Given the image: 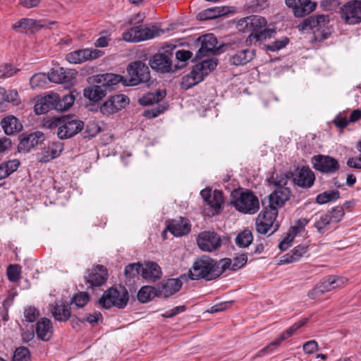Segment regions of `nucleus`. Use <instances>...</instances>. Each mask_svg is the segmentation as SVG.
<instances>
[{
    "mask_svg": "<svg viewBox=\"0 0 361 361\" xmlns=\"http://www.w3.org/2000/svg\"><path fill=\"white\" fill-rule=\"evenodd\" d=\"M348 279L343 276L330 275L324 278L313 289L309 291L307 295L312 300L317 299L326 292L343 287L348 283Z\"/></svg>",
    "mask_w": 361,
    "mask_h": 361,
    "instance_id": "obj_5",
    "label": "nucleus"
},
{
    "mask_svg": "<svg viewBox=\"0 0 361 361\" xmlns=\"http://www.w3.org/2000/svg\"><path fill=\"white\" fill-rule=\"evenodd\" d=\"M49 80V75L44 73H36L32 75L30 80V84L32 88H39L44 87Z\"/></svg>",
    "mask_w": 361,
    "mask_h": 361,
    "instance_id": "obj_49",
    "label": "nucleus"
},
{
    "mask_svg": "<svg viewBox=\"0 0 361 361\" xmlns=\"http://www.w3.org/2000/svg\"><path fill=\"white\" fill-rule=\"evenodd\" d=\"M142 273V264L140 263H133L127 265L125 268V275L127 278L131 279L137 276Z\"/></svg>",
    "mask_w": 361,
    "mask_h": 361,
    "instance_id": "obj_54",
    "label": "nucleus"
},
{
    "mask_svg": "<svg viewBox=\"0 0 361 361\" xmlns=\"http://www.w3.org/2000/svg\"><path fill=\"white\" fill-rule=\"evenodd\" d=\"M51 312L55 320L58 322H67L71 317L70 304L62 301L51 305Z\"/></svg>",
    "mask_w": 361,
    "mask_h": 361,
    "instance_id": "obj_27",
    "label": "nucleus"
},
{
    "mask_svg": "<svg viewBox=\"0 0 361 361\" xmlns=\"http://www.w3.org/2000/svg\"><path fill=\"white\" fill-rule=\"evenodd\" d=\"M108 273L106 269L102 265H97L87 271L85 280L87 289L102 286L107 280Z\"/></svg>",
    "mask_w": 361,
    "mask_h": 361,
    "instance_id": "obj_15",
    "label": "nucleus"
},
{
    "mask_svg": "<svg viewBox=\"0 0 361 361\" xmlns=\"http://www.w3.org/2000/svg\"><path fill=\"white\" fill-rule=\"evenodd\" d=\"M23 316L25 322L32 323L39 319L40 312L37 307L34 306H29L25 308Z\"/></svg>",
    "mask_w": 361,
    "mask_h": 361,
    "instance_id": "obj_53",
    "label": "nucleus"
},
{
    "mask_svg": "<svg viewBox=\"0 0 361 361\" xmlns=\"http://www.w3.org/2000/svg\"><path fill=\"white\" fill-rule=\"evenodd\" d=\"M149 65L153 70L162 73L176 71L173 69L171 56L164 53L154 54L149 60Z\"/></svg>",
    "mask_w": 361,
    "mask_h": 361,
    "instance_id": "obj_22",
    "label": "nucleus"
},
{
    "mask_svg": "<svg viewBox=\"0 0 361 361\" xmlns=\"http://www.w3.org/2000/svg\"><path fill=\"white\" fill-rule=\"evenodd\" d=\"M73 318H76L80 323L88 322L92 326L96 325L99 321H103L102 314L99 312H96L94 314L87 313L84 317H78L75 314L73 316Z\"/></svg>",
    "mask_w": 361,
    "mask_h": 361,
    "instance_id": "obj_47",
    "label": "nucleus"
},
{
    "mask_svg": "<svg viewBox=\"0 0 361 361\" xmlns=\"http://www.w3.org/2000/svg\"><path fill=\"white\" fill-rule=\"evenodd\" d=\"M255 56V50L244 49L230 57L229 61L234 66H242L251 61Z\"/></svg>",
    "mask_w": 361,
    "mask_h": 361,
    "instance_id": "obj_32",
    "label": "nucleus"
},
{
    "mask_svg": "<svg viewBox=\"0 0 361 361\" xmlns=\"http://www.w3.org/2000/svg\"><path fill=\"white\" fill-rule=\"evenodd\" d=\"M18 70L13 68L11 64H3L0 66V78H9L15 75Z\"/></svg>",
    "mask_w": 361,
    "mask_h": 361,
    "instance_id": "obj_61",
    "label": "nucleus"
},
{
    "mask_svg": "<svg viewBox=\"0 0 361 361\" xmlns=\"http://www.w3.org/2000/svg\"><path fill=\"white\" fill-rule=\"evenodd\" d=\"M331 224L332 222L330 218L325 213L321 215L319 219L315 221L314 226L317 228L318 233L323 234L329 229L328 227Z\"/></svg>",
    "mask_w": 361,
    "mask_h": 361,
    "instance_id": "obj_52",
    "label": "nucleus"
},
{
    "mask_svg": "<svg viewBox=\"0 0 361 361\" xmlns=\"http://www.w3.org/2000/svg\"><path fill=\"white\" fill-rule=\"evenodd\" d=\"M289 42L287 37H283L281 39H277L271 44L265 45V49L270 51H276L284 48Z\"/></svg>",
    "mask_w": 361,
    "mask_h": 361,
    "instance_id": "obj_57",
    "label": "nucleus"
},
{
    "mask_svg": "<svg viewBox=\"0 0 361 361\" xmlns=\"http://www.w3.org/2000/svg\"><path fill=\"white\" fill-rule=\"evenodd\" d=\"M129 99L124 94H115L105 101L99 108L104 116H110L125 108L128 104Z\"/></svg>",
    "mask_w": 361,
    "mask_h": 361,
    "instance_id": "obj_14",
    "label": "nucleus"
},
{
    "mask_svg": "<svg viewBox=\"0 0 361 361\" xmlns=\"http://www.w3.org/2000/svg\"><path fill=\"white\" fill-rule=\"evenodd\" d=\"M1 126L4 133L8 135H13L20 131L23 128L18 119L13 116H6L3 118L1 121Z\"/></svg>",
    "mask_w": 361,
    "mask_h": 361,
    "instance_id": "obj_35",
    "label": "nucleus"
},
{
    "mask_svg": "<svg viewBox=\"0 0 361 361\" xmlns=\"http://www.w3.org/2000/svg\"><path fill=\"white\" fill-rule=\"evenodd\" d=\"M253 240L252 232L247 229L239 233L235 240V244L240 247H248Z\"/></svg>",
    "mask_w": 361,
    "mask_h": 361,
    "instance_id": "obj_46",
    "label": "nucleus"
},
{
    "mask_svg": "<svg viewBox=\"0 0 361 361\" xmlns=\"http://www.w3.org/2000/svg\"><path fill=\"white\" fill-rule=\"evenodd\" d=\"M247 261V257L246 254H241L233 258L231 269L235 271L240 268H242Z\"/></svg>",
    "mask_w": 361,
    "mask_h": 361,
    "instance_id": "obj_63",
    "label": "nucleus"
},
{
    "mask_svg": "<svg viewBox=\"0 0 361 361\" xmlns=\"http://www.w3.org/2000/svg\"><path fill=\"white\" fill-rule=\"evenodd\" d=\"M75 102V96L71 94H67L60 96L56 93V99L55 102V110L58 111H65L69 109Z\"/></svg>",
    "mask_w": 361,
    "mask_h": 361,
    "instance_id": "obj_42",
    "label": "nucleus"
},
{
    "mask_svg": "<svg viewBox=\"0 0 361 361\" xmlns=\"http://www.w3.org/2000/svg\"><path fill=\"white\" fill-rule=\"evenodd\" d=\"M311 162L313 168L322 173L333 174L340 169L338 161L334 157L328 155H315L312 157Z\"/></svg>",
    "mask_w": 361,
    "mask_h": 361,
    "instance_id": "obj_10",
    "label": "nucleus"
},
{
    "mask_svg": "<svg viewBox=\"0 0 361 361\" xmlns=\"http://www.w3.org/2000/svg\"><path fill=\"white\" fill-rule=\"evenodd\" d=\"M59 122V128L57 130V135L61 140L69 139L84 128V122L73 117H62V122Z\"/></svg>",
    "mask_w": 361,
    "mask_h": 361,
    "instance_id": "obj_7",
    "label": "nucleus"
},
{
    "mask_svg": "<svg viewBox=\"0 0 361 361\" xmlns=\"http://www.w3.org/2000/svg\"><path fill=\"white\" fill-rule=\"evenodd\" d=\"M326 214L330 218L332 224L338 223L344 216L343 207L339 206L336 207Z\"/></svg>",
    "mask_w": 361,
    "mask_h": 361,
    "instance_id": "obj_56",
    "label": "nucleus"
},
{
    "mask_svg": "<svg viewBox=\"0 0 361 361\" xmlns=\"http://www.w3.org/2000/svg\"><path fill=\"white\" fill-rule=\"evenodd\" d=\"M166 96L164 90H157L155 92H149L139 98L138 102L142 106H149L158 103Z\"/></svg>",
    "mask_w": 361,
    "mask_h": 361,
    "instance_id": "obj_36",
    "label": "nucleus"
},
{
    "mask_svg": "<svg viewBox=\"0 0 361 361\" xmlns=\"http://www.w3.org/2000/svg\"><path fill=\"white\" fill-rule=\"evenodd\" d=\"M103 51L97 49H82L66 54V59L71 63L78 64L101 57Z\"/></svg>",
    "mask_w": 361,
    "mask_h": 361,
    "instance_id": "obj_16",
    "label": "nucleus"
},
{
    "mask_svg": "<svg viewBox=\"0 0 361 361\" xmlns=\"http://www.w3.org/2000/svg\"><path fill=\"white\" fill-rule=\"evenodd\" d=\"M164 31L161 29H157L154 27H149L144 26V34L143 37L145 40L154 38V37L159 36L161 33H164Z\"/></svg>",
    "mask_w": 361,
    "mask_h": 361,
    "instance_id": "obj_62",
    "label": "nucleus"
},
{
    "mask_svg": "<svg viewBox=\"0 0 361 361\" xmlns=\"http://www.w3.org/2000/svg\"><path fill=\"white\" fill-rule=\"evenodd\" d=\"M341 18L348 25L361 23V0H350L341 8Z\"/></svg>",
    "mask_w": 361,
    "mask_h": 361,
    "instance_id": "obj_8",
    "label": "nucleus"
},
{
    "mask_svg": "<svg viewBox=\"0 0 361 361\" xmlns=\"http://www.w3.org/2000/svg\"><path fill=\"white\" fill-rule=\"evenodd\" d=\"M340 197V192L338 190H331L324 191L319 194L316 197V202L319 204H326L338 200Z\"/></svg>",
    "mask_w": 361,
    "mask_h": 361,
    "instance_id": "obj_45",
    "label": "nucleus"
},
{
    "mask_svg": "<svg viewBox=\"0 0 361 361\" xmlns=\"http://www.w3.org/2000/svg\"><path fill=\"white\" fill-rule=\"evenodd\" d=\"M158 297V290L151 286H145L142 287L137 295V300L142 303H146Z\"/></svg>",
    "mask_w": 361,
    "mask_h": 361,
    "instance_id": "obj_43",
    "label": "nucleus"
},
{
    "mask_svg": "<svg viewBox=\"0 0 361 361\" xmlns=\"http://www.w3.org/2000/svg\"><path fill=\"white\" fill-rule=\"evenodd\" d=\"M192 55V53L190 51L187 50H178L176 53V59L183 63V64L180 66L178 65L174 66V71L178 70L180 68H182L183 66H185V61L188 60Z\"/></svg>",
    "mask_w": 361,
    "mask_h": 361,
    "instance_id": "obj_59",
    "label": "nucleus"
},
{
    "mask_svg": "<svg viewBox=\"0 0 361 361\" xmlns=\"http://www.w3.org/2000/svg\"><path fill=\"white\" fill-rule=\"evenodd\" d=\"M31 353L26 347H19L13 353L11 361H30Z\"/></svg>",
    "mask_w": 361,
    "mask_h": 361,
    "instance_id": "obj_50",
    "label": "nucleus"
},
{
    "mask_svg": "<svg viewBox=\"0 0 361 361\" xmlns=\"http://www.w3.org/2000/svg\"><path fill=\"white\" fill-rule=\"evenodd\" d=\"M285 4L298 18L308 16L317 7V0H285Z\"/></svg>",
    "mask_w": 361,
    "mask_h": 361,
    "instance_id": "obj_9",
    "label": "nucleus"
},
{
    "mask_svg": "<svg viewBox=\"0 0 361 361\" xmlns=\"http://www.w3.org/2000/svg\"><path fill=\"white\" fill-rule=\"evenodd\" d=\"M182 282L178 279H169L163 281L158 286V297L169 298L180 289Z\"/></svg>",
    "mask_w": 361,
    "mask_h": 361,
    "instance_id": "obj_25",
    "label": "nucleus"
},
{
    "mask_svg": "<svg viewBox=\"0 0 361 361\" xmlns=\"http://www.w3.org/2000/svg\"><path fill=\"white\" fill-rule=\"evenodd\" d=\"M123 78L121 75L114 73H106L98 76L97 82L103 84L107 90L114 89V86L123 81Z\"/></svg>",
    "mask_w": 361,
    "mask_h": 361,
    "instance_id": "obj_40",
    "label": "nucleus"
},
{
    "mask_svg": "<svg viewBox=\"0 0 361 361\" xmlns=\"http://www.w3.org/2000/svg\"><path fill=\"white\" fill-rule=\"evenodd\" d=\"M330 19L328 15L319 14L309 16L305 18L298 27L300 30H312L319 31L325 27L329 23Z\"/></svg>",
    "mask_w": 361,
    "mask_h": 361,
    "instance_id": "obj_20",
    "label": "nucleus"
},
{
    "mask_svg": "<svg viewBox=\"0 0 361 361\" xmlns=\"http://www.w3.org/2000/svg\"><path fill=\"white\" fill-rule=\"evenodd\" d=\"M237 29L242 32H250L245 40V46L251 47L261 43L271 37L275 32L274 30L267 27V21L265 18L251 15L240 18L236 22Z\"/></svg>",
    "mask_w": 361,
    "mask_h": 361,
    "instance_id": "obj_1",
    "label": "nucleus"
},
{
    "mask_svg": "<svg viewBox=\"0 0 361 361\" xmlns=\"http://www.w3.org/2000/svg\"><path fill=\"white\" fill-rule=\"evenodd\" d=\"M198 42H200L201 47L196 54V58L213 55L219 50L218 40L212 33L199 37Z\"/></svg>",
    "mask_w": 361,
    "mask_h": 361,
    "instance_id": "obj_18",
    "label": "nucleus"
},
{
    "mask_svg": "<svg viewBox=\"0 0 361 361\" xmlns=\"http://www.w3.org/2000/svg\"><path fill=\"white\" fill-rule=\"evenodd\" d=\"M44 140V134L40 131H36L28 135H22L18 145L19 152H29L32 148L41 143Z\"/></svg>",
    "mask_w": 361,
    "mask_h": 361,
    "instance_id": "obj_24",
    "label": "nucleus"
},
{
    "mask_svg": "<svg viewBox=\"0 0 361 361\" xmlns=\"http://www.w3.org/2000/svg\"><path fill=\"white\" fill-rule=\"evenodd\" d=\"M128 80L123 83L126 85L134 86L149 82L150 72L148 66L140 61L130 63L127 68Z\"/></svg>",
    "mask_w": 361,
    "mask_h": 361,
    "instance_id": "obj_6",
    "label": "nucleus"
},
{
    "mask_svg": "<svg viewBox=\"0 0 361 361\" xmlns=\"http://www.w3.org/2000/svg\"><path fill=\"white\" fill-rule=\"evenodd\" d=\"M290 190L288 188H281L275 189L273 192L269 195V207L276 208L283 206L290 197Z\"/></svg>",
    "mask_w": 361,
    "mask_h": 361,
    "instance_id": "obj_26",
    "label": "nucleus"
},
{
    "mask_svg": "<svg viewBox=\"0 0 361 361\" xmlns=\"http://www.w3.org/2000/svg\"><path fill=\"white\" fill-rule=\"evenodd\" d=\"M166 231H169L176 237L185 235L190 232L191 225L189 219L179 216L177 219H171L168 221L166 230L163 232V235L166 234Z\"/></svg>",
    "mask_w": 361,
    "mask_h": 361,
    "instance_id": "obj_21",
    "label": "nucleus"
},
{
    "mask_svg": "<svg viewBox=\"0 0 361 361\" xmlns=\"http://www.w3.org/2000/svg\"><path fill=\"white\" fill-rule=\"evenodd\" d=\"M307 252V246L299 245L290 252L283 255L280 259V264H290L298 262Z\"/></svg>",
    "mask_w": 361,
    "mask_h": 361,
    "instance_id": "obj_33",
    "label": "nucleus"
},
{
    "mask_svg": "<svg viewBox=\"0 0 361 361\" xmlns=\"http://www.w3.org/2000/svg\"><path fill=\"white\" fill-rule=\"evenodd\" d=\"M166 107L164 106H158L151 109H146L143 111L142 116L147 118L151 119L159 116L164 113Z\"/></svg>",
    "mask_w": 361,
    "mask_h": 361,
    "instance_id": "obj_60",
    "label": "nucleus"
},
{
    "mask_svg": "<svg viewBox=\"0 0 361 361\" xmlns=\"http://www.w3.org/2000/svg\"><path fill=\"white\" fill-rule=\"evenodd\" d=\"M56 93H51L42 97L35 104L34 109L37 115L44 114L51 109H55Z\"/></svg>",
    "mask_w": 361,
    "mask_h": 361,
    "instance_id": "obj_30",
    "label": "nucleus"
},
{
    "mask_svg": "<svg viewBox=\"0 0 361 361\" xmlns=\"http://www.w3.org/2000/svg\"><path fill=\"white\" fill-rule=\"evenodd\" d=\"M37 25V22L31 18H22L13 25L14 29H22L21 32H27V31H32V29Z\"/></svg>",
    "mask_w": 361,
    "mask_h": 361,
    "instance_id": "obj_48",
    "label": "nucleus"
},
{
    "mask_svg": "<svg viewBox=\"0 0 361 361\" xmlns=\"http://www.w3.org/2000/svg\"><path fill=\"white\" fill-rule=\"evenodd\" d=\"M288 177L286 175H281L280 176H276V178L274 176H271L269 178V182L271 184H273L275 187V189H281V188H287L286 185L288 183Z\"/></svg>",
    "mask_w": 361,
    "mask_h": 361,
    "instance_id": "obj_58",
    "label": "nucleus"
},
{
    "mask_svg": "<svg viewBox=\"0 0 361 361\" xmlns=\"http://www.w3.org/2000/svg\"><path fill=\"white\" fill-rule=\"evenodd\" d=\"M76 73L66 71L63 68L52 69L49 73V81L55 83H71L75 78Z\"/></svg>",
    "mask_w": 361,
    "mask_h": 361,
    "instance_id": "obj_28",
    "label": "nucleus"
},
{
    "mask_svg": "<svg viewBox=\"0 0 361 361\" xmlns=\"http://www.w3.org/2000/svg\"><path fill=\"white\" fill-rule=\"evenodd\" d=\"M230 12V8L228 6H215L207 8L199 13L197 18L199 20H207L214 19L224 16Z\"/></svg>",
    "mask_w": 361,
    "mask_h": 361,
    "instance_id": "obj_31",
    "label": "nucleus"
},
{
    "mask_svg": "<svg viewBox=\"0 0 361 361\" xmlns=\"http://www.w3.org/2000/svg\"><path fill=\"white\" fill-rule=\"evenodd\" d=\"M106 91L107 90L103 84L97 83V85L85 88L83 91V95L90 101L98 102L105 97Z\"/></svg>",
    "mask_w": 361,
    "mask_h": 361,
    "instance_id": "obj_34",
    "label": "nucleus"
},
{
    "mask_svg": "<svg viewBox=\"0 0 361 361\" xmlns=\"http://www.w3.org/2000/svg\"><path fill=\"white\" fill-rule=\"evenodd\" d=\"M129 300V294L127 289L122 286L111 287L103 293L98 300L97 303L104 309L116 307L123 309Z\"/></svg>",
    "mask_w": 361,
    "mask_h": 361,
    "instance_id": "obj_3",
    "label": "nucleus"
},
{
    "mask_svg": "<svg viewBox=\"0 0 361 361\" xmlns=\"http://www.w3.org/2000/svg\"><path fill=\"white\" fill-rule=\"evenodd\" d=\"M197 243L201 250L212 252L221 247V239L214 231H203L198 235Z\"/></svg>",
    "mask_w": 361,
    "mask_h": 361,
    "instance_id": "obj_13",
    "label": "nucleus"
},
{
    "mask_svg": "<svg viewBox=\"0 0 361 361\" xmlns=\"http://www.w3.org/2000/svg\"><path fill=\"white\" fill-rule=\"evenodd\" d=\"M278 215V209L269 207V205L259 213L256 219V230L261 234L267 233L274 226V223Z\"/></svg>",
    "mask_w": 361,
    "mask_h": 361,
    "instance_id": "obj_11",
    "label": "nucleus"
},
{
    "mask_svg": "<svg viewBox=\"0 0 361 361\" xmlns=\"http://www.w3.org/2000/svg\"><path fill=\"white\" fill-rule=\"evenodd\" d=\"M20 267L18 264H10L7 267V276L11 282H17L20 280Z\"/></svg>",
    "mask_w": 361,
    "mask_h": 361,
    "instance_id": "obj_55",
    "label": "nucleus"
},
{
    "mask_svg": "<svg viewBox=\"0 0 361 361\" xmlns=\"http://www.w3.org/2000/svg\"><path fill=\"white\" fill-rule=\"evenodd\" d=\"M190 276L192 280L204 279L207 281L219 278L217 261L205 255L196 259L190 270Z\"/></svg>",
    "mask_w": 361,
    "mask_h": 361,
    "instance_id": "obj_2",
    "label": "nucleus"
},
{
    "mask_svg": "<svg viewBox=\"0 0 361 361\" xmlns=\"http://www.w3.org/2000/svg\"><path fill=\"white\" fill-rule=\"evenodd\" d=\"M161 275V268L156 262H150L145 267L142 266V276L146 280L154 281L159 279Z\"/></svg>",
    "mask_w": 361,
    "mask_h": 361,
    "instance_id": "obj_37",
    "label": "nucleus"
},
{
    "mask_svg": "<svg viewBox=\"0 0 361 361\" xmlns=\"http://www.w3.org/2000/svg\"><path fill=\"white\" fill-rule=\"evenodd\" d=\"M202 80V76L200 75L193 68L190 74L183 78L181 87L185 90H188Z\"/></svg>",
    "mask_w": 361,
    "mask_h": 361,
    "instance_id": "obj_44",
    "label": "nucleus"
},
{
    "mask_svg": "<svg viewBox=\"0 0 361 361\" xmlns=\"http://www.w3.org/2000/svg\"><path fill=\"white\" fill-rule=\"evenodd\" d=\"M18 94L16 90L7 91L5 88L0 87V111L5 110L7 103L18 104Z\"/></svg>",
    "mask_w": 361,
    "mask_h": 361,
    "instance_id": "obj_38",
    "label": "nucleus"
},
{
    "mask_svg": "<svg viewBox=\"0 0 361 361\" xmlns=\"http://www.w3.org/2000/svg\"><path fill=\"white\" fill-rule=\"evenodd\" d=\"M200 195L212 209V214L215 215L220 213L221 205L224 203L223 192L221 190H215L212 192L211 189L205 188L201 190Z\"/></svg>",
    "mask_w": 361,
    "mask_h": 361,
    "instance_id": "obj_17",
    "label": "nucleus"
},
{
    "mask_svg": "<svg viewBox=\"0 0 361 361\" xmlns=\"http://www.w3.org/2000/svg\"><path fill=\"white\" fill-rule=\"evenodd\" d=\"M232 197L231 204L241 213L253 214L259 209L258 197L250 190H245L236 195L232 194Z\"/></svg>",
    "mask_w": 361,
    "mask_h": 361,
    "instance_id": "obj_4",
    "label": "nucleus"
},
{
    "mask_svg": "<svg viewBox=\"0 0 361 361\" xmlns=\"http://www.w3.org/2000/svg\"><path fill=\"white\" fill-rule=\"evenodd\" d=\"M309 320V318H303L293 326L283 332L276 340L270 343L269 345L261 349L257 354L252 357V360L257 357L264 356L271 352V348L278 346L282 341L290 337L298 329L304 326Z\"/></svg>",
    "mask_w": 361,
    "mask_h": 361,
    "instance_id": "obj_12",
    "label": "nucleus"
},
{
    "mask_svg": "<svg viewBox=\"0 0 361 361\" xmlns=\"http://www.w3.org/2000/svg\"><path fill=\"white\" fill-rule=\"evenodd\" d=\"M90 301V296L86 292H80L73 295L71 300L70 305H75L78 308H82Z\"/></svg>",
    "mask_w": 361,
    "mask_h": 361,
    "instance_id": "obj_51",
    "label": "nucleus"
},
{
    "mask_svg": "<svg viewBox=\"0 0 361 361\" xmlns=\"http://www.w3.org/2000/svg\"><path fill=\"white\" fill-rule=\"evenodd\" d=\"M36 334L39 339L49 341L53 335V325L51 321L46 317L41 318L36 324Z\"/></svg>",
    "mask_w": 361,
    "mask_h": 361,
    "instance_id": "obj_29",
    "label": "nucleus"
},
{
    "mask_svg": "<svg viewBox=\"0 0 361 361\" xmlns=\"http://www.w3.org/2000/svg\"><path fill=\"white\" fill-rule=\"evenodd\" d=\"M262 1L260 0H252L245 5L246 11L248 13H255L262 8Z\"/></svg>",
    "mask_w": 361,
    "mask_h": 361,
    "instance_id": "obj_64",
    "label": "nucleus"
},
{
    "mask_svg": "<svg viewBox=\"0 0 361 361\" xmlns=\"http://www.w3.org/2000/svg\"><path fill=\"white\" fill-rule=\"evenodd\" d=\"M314 173L309 166L298 168L293 177V183L304 189L310 188L314 185Z\"/></svg>",
    "mask_w": 361,
    "mask_h": 361,
    "instance_id": "obj_19",
    "label": "nucleus"
},
{
    "mask_svg": "<svg viewBox=\"0 0 361 361\" xmlns=\"http://www.w3.org/2000/svg\"><path fill=\"white\" fill-rule=\"evenodd\" d=\"M63 150V144L60 142H53L43 147L37 154V160L41 163H47L59 157Z\"/></svg>",
    "mask_w": 361,
    "mask_h": 361,
    "instance_id": "obj_23",
    "label": "nucleus"
},
{
    "mask_svg": "<svg viewBox=\"0 0 361 361\" xmlns=\"http://www.w3.org/2000/svg\"><path fill=\"white\" fill-rule=\"evenodd\" d=\"M144 26L140 25L131 27L123 33V39L130 42L144 41Z\"/></svg>",
    "mask_w": 361,
    "mask_h": 361,
    "instance_id": "obj_41",
    "label": "nucleus"
},
{
    "mask_svg": "<svg viewBox=\"0 0 361 361\" xmlns=\"http://www.w3.org/2000/svg\"><path fill=\"white\" fill-rule=\"evenodd\" d=\"M217 62L218 60L216 58H211L196 64L193 68L204 80L205 76L216 68Z\"/></svg>",
    "mask_w": 361,
    "mask_h": 361,
    "instance_id": "obj_39",
    "label": "nucleus"
}]
</instances>
